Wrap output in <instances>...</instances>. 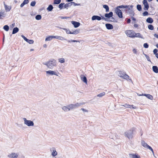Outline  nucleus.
Wrapping results in <instances>:
<instances>
[{"label":"nucleus","instance_id":"obj_1","mask_svg":"<svg viewBox=\"0 0 158 158\" xmlns=\"http://www.w3.org/2000/svg\"><path fill=\"white\" fill-rule=\"evenodd\" d=\"M43 64L46 65L49 69H52L57 66L56 60L54 59L50 60L48 61L44 62Z\"/></svg>","mask_w":158,"mask_h":158},{"label":"nucleus","instance_id":"obj_2","mask_svg":"<svg viewBox=\"0 0 158 158\" xmlns=\"http://www.w3.org/2000/svg\"><path fill=\"white\" fill-rule=\"evenodd\" d=\"M117 73L118 76L120 77H122L127 81H132V80L130 78L129 76L126 74L125 73L121 71H118Z\"/></svg>","mask_w":158,"mask_h":158},{"label":"nucleus","instance_id":"obj_3","mask_svg":"<svg viewBox=\"0 0 158 158\" xmlns=\"http://www.w3.org/2000/svg\"><path fill=\"white\" fill-rule=\"evenodd\" d=\"M23 119L24 121V123L28 127H33L34 125V123L33 121L31 120H27L26 118H23Z\"/></svg>","mask_w":158,"mask_h":158},{"label":"nucleus","instance_id":"obj_4","mask_svg":"<svg viewBox=\"0 0 158 158\" xmlns=\"http://www.w3.org/2000/svg\"><path fill=\"white\" fill-rule=\"evenodd\" d=\"M46 74L48 76L55 75L57 76H59V72L56 71L48 70L46 72Z\"/></svg>","mask_w":158,"mask_h":158},{"label":"nucleus","instance_id":"obj_5","mask_svg":"<svg viewBox=\"0 0 158 158\" xmlns=\"http://www.w3.org/2000/svg\"><path fill=\"white\" fill-rule=\"evenodd\" d=\"M127 35L130 38H134L135 32L132 30H127L125 31Z\"/></svg>","mask_w":158,"mask_h":158},{"label":"nucleus","instance_id":"obj_6","mask_svg":"<svg viewBox=\"0 0 158 158\" xmlns=\"http://www.w3.org/2000/svg\"><path fill=\"white\" fill-rule=\"evenodd\" d=\"M134 130H131L130 131L126 132L125 133V135L129 139H131L133 137V134Z\"/></svg>","mask_w":158,"mask_h":158},{"label":"nucleus","instance_id":"obj_7","mask_svg":"<svg viewBox=\"0 0 158 158\" xmlns=\"http://www.w3.org/2000/svg\"><path fill=\"white\" fill-rule=\"evenodd\" d=\"M141 143V145L143 146V147L149 149L152 151L153 154L154 153V151L152 148L145 143L144 141L143 140H142Z\"/></svg>","mask_w":158,"mask_h":158},{"label":"nucleus","instance_id":"obj_8","mask_svg":"<svg viewBox=\"0 0 158 158\" xmlns=\"http://www.w3.org/2000/svg\"><path fill=\"white\" fill-rule=\"evenodd\" d=\"M115 11L119 18H123L122 12L119 8H116L115 10Z\"/></svg>","mask_w":158,"mask_h":158},{"label":"nucleus","instance_id":"obj_9","mask_svg":"<svg viewBox=\"0 0 158 158\" xmlns=\"http://www.w3.org/2000/svg\"><path fill=\"white\" fill-rule=\"evenodd\" d=\"M144 6V10H147L149 8V6L147 0H144L143 2Z\"/></svg>","mask_w":158,"mask_h":158},{"label":"nucleus","instance_id":"obj_10","mask_svg":"<svg viewBox=\"0 0 158 158\" xmlns=\"http://www.w3.org/2000/svg\"><path fill=\"white\" fill-rule=\"evenodd\" d=\"M18 156V153L13 152L10 155H9L8 156L10 158H17Z\"/></svg>","mask_w":158,"mask_h":158},{"label":"nucleus","instance_id":"obj_11","mask_svg":"<svg viewBox=\"0 0 158 158\" xmlns=\"http://www.w3.org/2000/svg\"><path fill=\"white\" fill-rule=\"evenodd\" d=\"M21 36L25 41L28 43L29 44H31L34 43V41L33 40H29L27 38L24 36L23 35H22Z\"/></svg>","mask_w":158,"mask_h":158},{"label":"nucleus","instance_id":"obj_12","mask_svg":"<svg viewBox=\"0 0 158 158\" xmlns=\"http://www.w3.org/2000/svg\"><path fill=\"white\" fill-rule=\"evenodd\" d=\"M133 7V6L132 5L131 6H127L126 5H122L121 6H118L116 8H125L128 9V10H130Z\"/></svg>","mask_w":158,"mask_h":158},{"label":"nucleus","instance_id":"obj_13","mask_svg":"<svg viewBox=\"0 0 158 158\" xmlns=\"http://www.w3.org/2000/svg\"><path fill=\"white\" fill-rule=\"evenodd\" d=\"M51 151V155L52 157H54L57 155V152L55 148H52Z\"/></svg>","mask_w":158,"mask_h":158},{"label":"nucleus","instance_id":"obj_14","mask_svg":"<svg viewBox=\"0 0 158 158\" xmlns=\"http://www.w3.org/2000/svg\"><path fill=\"white\" fill-rule=\"evenodd\" d=\"M91 19L93 21L95 20L99 21L101 19V17L98 15H94L92 17Z\"/></svg>","mask_w":158,"mask_h":158},{"label":"nucleus","instance_id":"obj_15","mask_svg":"<svg viewBox=\"0 0 158 158\" xmlns=\"http://www.w3.org/2000/svg\"><path fill=\"white\" fill-rule=\"evenodd\" d=\"M55 35H49L47 36L45 39L46 41H49L52 40L53 39H55Z\"/></svg>","mask_w":158,"mask_h":158},{"label":"nucleus","instance_id":"obj_16","mask_svg":"<svg viewBox=\"0 0 158 158\" xmlns=\"http://www.w3.org/2000/svg\"><path fill=\"white\" fill-rule=\"evenodd\" d=\"M71 23L74 25V27L75 28L78 27L80 25V23L78 22L72 21L71 22Z\"/></svg>","mask_w":158,"mask_h":158},{"label":"nucleus","instance_id":"obj_17","mask_svg":"<svg viewBox=\"0 0 158 158\" xmlns=\"http://www.w3.org/2000/svg\"><path fill=\"white\" fill-rule=\"evenodd\" d=\"M85 104V103L84 102L77 103H76L75 104H73V105L74 108H75L78 107L81 105H83Z\"/></svg>","mask_w":158,"mask_h":158},{"label":"nucleus","instance_id":"obj_18","mask_svg":"<svg viewBox=\"0 0 158 158\" xmlns=\"http://www.w3.org/2000/svg\"><path fill=\"white\" fill-rule=\"evenodd\" d=\"M129 157L130 158H140V156L136 154H129Z\"/></svg>","mask_w":158,"mask_h":158},{"label":"nucleus","instance_id":"obj_19","mask_svg":"<svg viewBox=\"0 0 158 158\" xmlns=\"http://www.w3.org/2000/svg\"><path fill=\"white\" fill-rule=\"evenodd\" d=\"M80 77L82 81L87 84V80L86 77L84 76L83 75H81L80 76Z\"/></svg>","mask_w":158,"mask_h":158},{"label":"nucleus","instance_id":"obj_20","mask_svg":"<svg viewBox=\"0 0 158 158\" xmlns=\"http://www.w3.org/2000/svg\"><path fill=\"white\" fill-rule=\"evenodd\" d=\"M113 15V13L112 12H110L109 13H106L105 15V16L106 18H110L112 17Z\"/></svg>","mask_w":158,"mask_h":158},{"label":"nucleus","instance_id":"obj_21","mask_svg":"<svg viewBox=\"0 0 158 158\" xmlns=\"http://www.w3.org/2000/svg\"><path fill=\"white\" fill-rule=\"evenodd\" d=\"M54 37L55 39H56L62 41L66 40V39L64 37H63L61 36L55 35V36Z\"/></svg>","mask_w":158,"mask_h":158},{"label":"nucleus","instance_id":"obj_22","mask_svg":"<svg viewBox=\"0 0 158 158\" xmlns=\"http://www.w3.org/2000/svg\"><path fill=\"white\" fill-rule=\"evenodd\" d=\"M141 96H146L147 98L151 100H152L153 99V97L152 96L149 94H143Z\"/></svg>","mask_w":158,"mask_h":158},{"label":"nucleus","instance_id":"obj_23","mask_svg":"<svg viewBox=\"0 0 158 158\" xmlns=\"http://www.w3.org/2000/svg\"><path fill=\"white\" fill-rule=\"evenodd\" d=\"M105 25L106 28L108 29H112L113 28V26L111 24L107 23Z\"/></svg>","mask_w":158,"mask_h":158},{"label":"nucleus","instance_id":"obj_24","mask_svg":"<svg viewBox=\"0 0 158 158\" xmlns=\"http://www.w3.org/2000/svg\"><path fill=\"white\" fill-rule=\"evenodd\" d=\"M152 70L154 72L156 73H158V68L157 66H153L152 67Z\"/></svg>","mask_w":158,"mask_h":158},{"label":"nucleus","instance_id":"obj_25","mask_svg":"<svg viewBox=\"0 0 158 158\" xmlns=\"http://www.w3.org/2000/svg\"><path fill=\"white\" fill-rule=\"evenodd\" d=\"M146 22L149 23H152L153 22V19L150 17L148 18L146 20Z\"/></svg>","mask_w":158,"mask_h":158},{"label":"nucleus","instance_id":"obj_26","mask_svg":"<svg viewBox=\"0 0 158 158\" xmlns=\"http://www.w3.org/2000/svg\"><path fill=\"white\" fill-rule=\"evenodd\" d=\"M134 37H139V38H143L142 36L141 35L140 33H136L135 32L134 34Z\"/></svg>","mask_w":158,"mask_h":158},{"label":"nucleus","instance_id":"obj_27","mask_svg":"<svg viewBox=\"0 0 158 158\" xmlns=\"http://www.w3.org/2000/svg\"><path fill=\"white\" fill-rule=\"evenodd\" d=\"M58 61L61 63H64L65 62V60L63 58H59L58 59Z\"/></svg>","mask_w":158,"mask_h":158},{"label":"nucleus","instance_id":"obj_28","mask_svg":"<svg viewBox=\"0 0 158 158\" xmlns=\"http://www.w3.org/2000/svg\"><path fill=\"white\" fill-rule=\"evenodd\" d=\"M62 109L63 110H64L65 112H67L69 111L68 106H63L62 107Z\"/></svg>","mask_w":158,"mask_h":158},{"label":"nucleus","instance_id":"obj_29","mask_svg":"<svg viewBox=\"0 0 158 158\" xmlns=\"http://www.w3.org/2000/svg\"><path fill=\"white\" fill-rule=\"evenodd\" d=\"M19 31V28L17 27H15L13 29L12 34H15L17 33Z\"/></svg>","mask_w":158,"mask_h":158},{"label":"nucleus","instance_id":"obj_30","mask_svg":"<svg viewBox=\"0 0 158 158\" xmlns=\"http://www.w3.org/2000/svg\"><path fill=\"white\" fill-rule=\"evenodd\" d=\"M68 107L69 109V111L72 110L73 109H75L73 105V104H70L68 105Z\"/></svg>","mask_w":158,"mask_h":158},{"label":"nucleus","instance_id":"obj_31","mask_svg":"<svg viewBox=\"0 0 158 158\" xmlns=\"http://www.w3.org/2000/svg\"><path fill=\"white\" fill-rule=\"evenodd\" d=\"M103 7L105 9L106 11V12H108L109 11V8L108 6L106 5H103Z\"/></svg>","mask_w":158,"mask_h":158},{"label":"nucleus","instance_id":"obj_32","mask_svg":"<svg viewBox=\"0 0 158 158\" xmlns=\"http://www.w3.org/2000/svg\"><path fill=\"white\" fill-rule=\"evenodd\" d=\"M71 6V4L70 2L69 3H66V4H65L64 3V8H67L68 7L70 6Z\"/></svg>","mask_w":158,"mask_h":158},{"label":"nucleus","instance_id":"obj_33","mask_svg":"<svg viewBox=\"0 0 158 158\" xmlns=\"http://www.w3.org/2000/svg\"><path fill=\"white\" fill-rule=\"evenodd\" d=\"M120 106H123L126 108H131V105L127 104H125L124 105H121Z\"/></svg>","mask_w":158,"mask_h":158},{"label":"nucleus","instance_id":"obj_34","mask_svg":"<svg viewBox=\"0 0 158 158\" xmlns=\"http://www.w3.org/2000/svg\"><path fill=\"white\" fill-rule=\"evenodd\" d=\"M53 8V7L52 6V5H50L47 8V10L48 11H50L52 10Z\"/></svg>","mask_w":158,"mask_h":158},{"label":"nucleus","instance_id":"obj_35","mask_svg":"<svg viewBox=\"0 0 158 158\" xmlns=\"http://www.w3.org/2000/svg\"><path fill=\"white\" fill-rule=\"evenodd\" d=\"M42 18L41 16L40 15H37L35 17L36 19L37 20H40Z\"/></svg>","mask_w":158,"mask_h":158},{"label":"nucleus","instance_id":"obj_36","mask_svg":"<svg viewBox=\"0 0 158 158\" xmlns=\"http://www.w3.org/2000/svg\"><path fill=\"white\" fill-rule=\"evenodd\" d=\"M3 28L6 31H8L9 30V27L7 25H5L3 27Z\"/></svg>","mask_w":158,"mask_h":158},{"label":"nucleus","instance_id":"obj_37","mask_svg":"<svg viewBox=\"0 0 158 158\" xmlns=\"http://www.w3.org/2000/svg\"><path fill=\"white\" fill-rule=\"evenodd\" d=\"M5 7L6 10L7 11H9L10 10V8L8 6L5 5Z\"/></svg>","mask_w":158,"mask_h":158},{"label":"nucleus","instance_id":"obj_38","mask_svg":"<svg viewBox=\"0 0 158 158\" xmlns=\"http://www.w3.org/2000/svg\"><path fill=\"white\" fill-rule=\"evenodd\" d=\"M61 2V0H54L53 3L55 4H59Z\"/></svg>","mask_w":158,"mask_h":158},{"label":"nucleus","instance_id":"obj_39","mask_svg":"<svg viewBox=\"0 0 158 158\" xmlns=\"http://www.w3.org/2000/svg\"><path fill=\"white\" fill-rule=\"evenodd\" d=\"M5 16V15L4 13L0 12V19H2V17H4Z\"/></svg>","mask_w":158,"mask_h":158},{"label":"nucleus","instance_id":"obj_40","mask_svg":"<svg viewBox=\"0 0 158 158\" xmlns=\"http://www.w3.org/2000/svg\"><path fill=\"white\" fill-rule=\"evenodd\" d=\"M137 9L139 11H140L142 10L141 6L140 5H137Z\"/></svg>","mask_w":158,"mask_h":158},{"label":"nucleus","instance_id":"obj_41","mask_svg":"<svg viewBox=\"0 0 158 158\" xmlns=\"http://www.w3.org/2000/svg\"><path fill=\"white\" fill-rule=\"evenodd\" d=\"M79 30H77L74 31H73V32H71V34H78L79 33Z\"/></svg>","mask_w":158,"mask_h":158},{"label":"nucleus","instance_id":"obj_42","mask_svg":"<svg viewBox=\"0 0 158 158\" xmlns=\"http://www.w3.org/2000/svg\"><path fill=\"white\" fill-rule=\"evenodd\" d=\"M63 30H65L67 34H71V31L69 29H67L66 28H63Z\"/></svg>","mask_w":158,"mask_h":158},{"label":"nucleus","instance_id":"obj_43","mask_svg":"<svg viewBox=\"0 0 158 158\" xmlns=\"http://www.w3.org/2000/svg\"><path fill=\"white\" fill-rule=\"evenodd\" d=\"M105 92H103L100 93L97 95V96L98 97H101L105 95Z\"/></svg>","mask_w":158,"mask_h":158},{"label":"nucleus","instance_id":"obj_44","mask_svg":"<svg viewBox=\"0 0 158 158\" xmlns=\"http://www.w3.org/2000/svg\"><path fill=\"white\" fill-rule=\"evenodd\" d=\"M148 28L151 30H152L154 29L153 26L152 25H149L148 26Z\"/></svg>","mask_w":158,"mask_h":158},{"label":"nucleus","instance_id":"obj_45","mask_svg":"<svg viewBox=\"0 0 158 158\" xmlns=\"http://www.w3.org/2000/svg\"><path fill=\"white\" fill-rule=\"evenodd\" d=\"M71 4V6L72 5H73L74 6H78L80 5V4H77V3H75V2H70Z\"/></svg>","mask_w":158,"mask_h":158},{"label":"nucleus","instance_id":"obj_46","mask_svg":"<svg viewBox=\"0 0 158 158\" xmlns=\"http://www.w3.org/2000/svg\"><path fill=\"white\" fill-rule=\"evenodd\" d=\"M64 3H61L59 5V7L60 9H62L64 8Z\"/></svg>","mask_w":158,"mask_h":158},{"label":"nucleus","instance_id":"obj_47","mask_svg":"<svg viewBox=\"0 0 158 158\" xmlns=\"http://www.w3.org/2000/svg\"><path fill=\"white\" fill-rule=\"evenodd\" d=\"M68 42L69 43L75 42H79L78 41L74 40H68Z\"/></svg>","mask_w":158,"mask_h":158},{"label":"nucleus","instance_id":"obj_48","mask_svg":"<svg viewBox=\"0 0 158 158\" xmlns=\"http://www.w3.org/2000/svg\"><path fill=\"white\" fill-rule=\"evenodd\" d=\"M143 54L147 58V60L148 61H150L151 60H150V57H149V56H147V55L143 53Z\"/></svg>","mask_w":158,"mask_h":158},{"label":"nucleus","instance_id":"obj_49","mask_svg":"<svg viewBox=\"0 0 158 158\" xmlns=\"http://www.w3.org/2000/svg\"><path fill=\"white\" fill-rule=\"evenodd\" d=\"M60 18H61L62 19H69L70 18L69 17H63V16H60L59 17Z\"/></svg>","mask_w":158,"mask_h":158},{"label":"nucleus","instance_id":"obj_50","mask_svg":"<svg viewBox=\"0 0 158 158\" xmlns=\"http://www.w3.org/2000/svg\"><path fill=\"white\" fill-rule=\"evenodd\" d=\"M115 21V19H114V18L112 17H111V18L110 19V20H108V21H111V22H114Z\"/></svg>","mask_w":158,"mask_h":158},{"label":"nucleus","instance_id":"obj_51","mask_svg":"<svg viewBox=\"0 0 158 158\" xmlns=\"http://www.w3.org/2000/svg\"><path fill=\"white\" fill-rule=\"evenodd\" d=\"M36 4V2L35 1H32L31 2V6H34Z\"/></svg>","mask_w":158,"mask_h":158},{"label":"nucleus","instance_id":"obj_52","mask_svg":"<svg viewBox=\"0 0 158 158\" xmlns=\"http://www.w3.org/2000/svg\"><path fill=\"white\" fill-rule=\"evenodd\" d=\"M143 47L145 48H148V45L147 43L143 44Z\"/></svg>","mask_w":158,"mask_h":158},{"label":"nucleus","instance_id":"obj_53","mask_svg":"<svg viewBox=\"0 0 158 158\" xmlns=\"http://www.w3.org/2000/svg\"><path fill=\"white\" fill-rule=\"evenodd\" d=\"M148 13L147 11H144L143 13V15L144 16H147V15H148Z\"/></svg>","mask_w":158,"mask_h":158},{"label":"nucleus","instance_id":"obj_54","mask_svg":"<svg viewBox=\"0 0 158 158\" xmlns=\"http://www.w3.org/2000/svg\"><path fill=\"white\" fill-rule=\"evenodd\" d=\"M101 19H103L106 21H108V19L107 18H105L103 16H101Z\"/></svg>","mask_w":158,"mask_h":158},{"label":"nucleus","instance_id":"obj_55","mask_svg":"<svg viewBox=\"0 0 158 158\" xmlns=\"http://www.w3.org/2000/svg\"><path fill=\"white\" fill-rule=\"evenodd\" d=\"M29 2L28 0H25L23 1V3L25 5L27 4Z\"/></svg>","mask_w":158,"mask_h":158},{"label":"nucleus","instance_id":"obj_56","mask_svg":"<svg viewBox=\"0 0 158 158\" xmlns=\"http://www.w3.org/2000/svg\"><path fill=\"white\" fill-rule=\"evenodd\" d=\"M81 110L84 112H88V110L84 108H81Z\"/></svg>","mask_w":158,"mask_h":158},{"label":"nucleus","instance_id":"obj_57","mask_svg":"<svg viewBox=\"0 0 158 158\" xmlns=\"http://www.w3.org/2000/svg\"><path fill=\"white\" fill-rule=\"evenodd\" d=\"M157 51H158V50H157V49H155L153 50V52L154 54H157L156 53L157 52Z\"/></svg>","mask_w":158,"mask_h":158},{"label":"nucleus","instance_id":"obj_58","mask_svg":"<svg viewBox=\"0 0 158 158\" xmlns=\"http://www.w3.org/2000/svg\"><path fill=\"white\" fill-rule=\"evenodd\" d=\"M133 52L135 54H136L137 53V51L136 49L134 48L132 50Z\"/></svg>","mask_w":158,"mask_h":158},{"label":"nucleus","instance_id":"obj_59","mask_svg":"<svg viewBox=\"0 0 158 158\" xmlns=\"http://www.w3.org/2000/svg\"><path fill=\"white\" fill-rule=\"evenodd\" d=\"M132 108V109H136V107L133 105H131V108Z\"/></svg>","mask_w":158,"mask_h":158},{"label":"nucleus","instance_id":"obj_60","mask_svg":"<svg viewBox=\"0 0 158 158\" xmlns=\"http://www.w3.org/2000/svg\"><path fill=\"white\" fill-rule=\"evenodd\" d=\"M154 36L156 38H158V34H154Z\"/></svg>","mask_w":158,"mask_h":158},{"label":"nucleus","instance_id":"obj_61","mask_svg":"<svg viewBox=\"0 0 158 158\" xmlns=\"http://www.w3.org/2000/svg\"><path fill=\"white\" fill-rule=\"evenodd\" d=\"M25 4L23 2L21 5H20V7H23Z\"/></svg>","mask_w":158,"mask_h":158},{"label":"nucleus","instance_id":"obj_62","mask_svg":"<svg viewBox=\"0 0 158 158\" xmlns=\"http://www.w3.org/2000/svg\"><path fill=\"white\" fill-rule=\"evenodd\" d=\"M131 22V20L130 19H127V22L128 23H129L130 22Z\"/></svg>","mask_w":158,"mask_h":158},{"label":"nucleus","instance_id":"obj_63","mask_svg":"<svg viewBox=\"0 0 158 158\" xmlns=\"http://www.w3.org/2000/svg\"><path fill=\"white\" fill-rule=\"evenodd\" d=\"M47 47V45L46 44H44L43 45V47L44 48H46Z\"/></svg>","mask_w":158,"mask_h":158},{"label":"nucleus","instance_id":"obj_64","mask_svg":"<svg viewBox=\"0 0 158 158\" xmlns=\"http://www.w3.org/2000/svg\"><path fill=\"white\" fill-rule=\"evenodd\" d=\"M156 57L158 58V53H157V54H156Z\"/></svg>","mask_w":158,"mask_h":158}]
</instances>
